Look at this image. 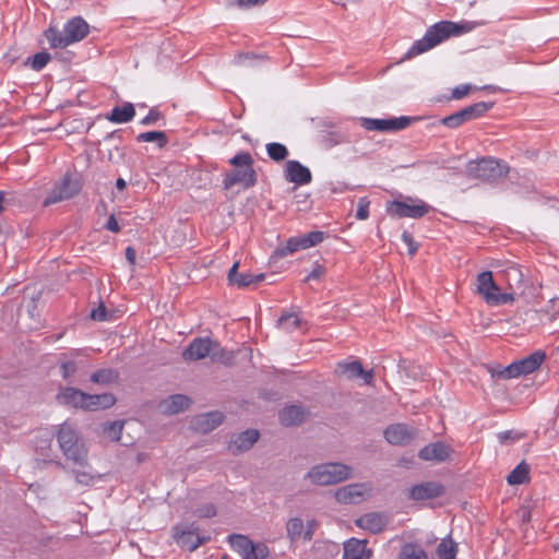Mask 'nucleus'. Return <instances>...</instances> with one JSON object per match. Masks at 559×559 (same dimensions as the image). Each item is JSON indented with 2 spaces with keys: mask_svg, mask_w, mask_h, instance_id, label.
<instances>
[{
  "mask_svg": "<svg viewBox=\"0 0 559 559\" xmlns=\"http://www.w3.org/2000/svg\"><path fill=\"white\" fill-rule=\"evenodd\" d=\"M492 377H497L499 379H512L521 376V371L516 365V362H512L507 367L500 368L499 370L492 369Z\"/></svg>",
  "mask_w": 559,
  "mask_h": 559,
  "instance_id": "obj_45",
  "label": "nucleus"
},
{
  "mask_svg": "<svg viewBox=\"0 0 559 559\" xmlns=\"http://www.w3.org/2000/svg\"><path fill=\"white\" fill-rule=\"evenodd\" d=\"M293 250L287 246V243L283 246H278L273 254L271 255V261H275L277 259H282L288 254H292Z\"/></svg>",
  "mask_w": 559,
  "mask_h": 559,
  "instance_id": "obj_60",
  "label": "nucleus"
},
{
  "mask_svg": "<svg viewBox=\"0 0 559 559\" xmlns=\"http://www.w3.org/2000/svg\"><path fill=\"white\" fill-rule=\"evenodd\" d=\"M277 323L280 328L286 331H293L299 326L300 320L294 313H285L278 319Z\"/></svg>",
  "mask_w": 559,
  "mask_h": 559,
  "instance_id": "obj_48",
  "label": "nucleus"
},
{
  "mask_svg": "<svg viewBox=\"0 0 559 559\" xmlns=\"http://www.w3.org/2000/svg\"><path fill=\"white\" fill-rule=\"evenodd\" d=\"M530 465L522 461L508 476L509 485H522L530 481Z\"/></svg>",
  "mask_w": 559,
  "mask_h": 559,
  "instance_id": "obj_34",
  "label": "nucleus"
},
{
  "mask_svg": "<svg viewBox=\"0 0 559 559\" xmlns=\"http://www.w3.org/2000/svg\"><path fill=\"white\" fill-rule=\"evenodd\" d=\"M57 399L63 405L84 411L86 408V392L80 389L67 386L57 395Z\"/></svg>",
  "mask_w": 559,
  "mask_h": 559,
  "instance_id": "obj_22",
  "label": "nucleus"
},
{
  "mask_svg": "<svg viewBox=\"0 0 559 559\" xmlns=\"http://www.w3.org/2000/svg\"><path fill=\"white\" fill-rule=\"evenodd\" d=\"M136 141L139 143L155 142L159 148H163L168 143V136L164 131H147L140 133Z\"/></svg>",
  "mask_w": 559,
  "mask_h": 559,
  "instance_id": "obj_37",
  "label": "nucleus"
},
{
  "mask_svg": "<svg viewBox=\"0 0 559 559\" xmlns=\"http://www.w3.org/2000/svg\"><path fill=\"white\" fill-rule=\"evenodd\" d=\"M546 358V354L543 350H536L527 357L515 361L522 374H528L537 370Z\"/></svg>",
  "mask_w": 559,
  "mask_h": 559,
  "instance_id": "obj_28",
  "label": "nucleus"
},
{
  "mask_svg": "<svg viewBox=\"0 0 559 559\" xmlns=\"http://www.w3.org/2000/svg\"><path fill=\"white\" fill-rule=\"evenodd\" d=\"M224 418V414L219 411L203 413L192 418L191 427L197 432L206 435L222 425Z\"/></svg>",
  "mask_w": 559,
  "mask_h": 559,
  "instance_id": "obj_14",
  "label": "nucleus"
},
{
  "mask_svg": "<svg viewBox=\"0 0 559 559\" xmlns=\"http://www.w3.org/2000/svg\"><path fill=\"white\" fill-rule=\"evenodd\" d=\"M370 556L366 539L350 538L344 543L343 559H369Z\"/></svg>",
  "mask_w": 559,
  "mask_h": 559,
  "instance_id": "obj_23",
  "label": "nucleus"
},
{
  "mask_svg": "<svg viewBox=\"0 0 559 559\" xmlns=\"http://www.w3.org/2000/svg\"><path fill=\"white\" fill-rule=\"evenodd\" d=\"M472 90H484V91H491V92L500 91V88L495 85H485L483 87H476L471 84H463V85H459L452 90L451 98L452 99H461V98L465 97L466 95H468Z\"/></svg>",
  "mask_w": 559,
  "mask_h": 559,
  "instance_id": "obj_43",
  "label": "nucleus"
},
{
  "mask_svg": "<svg viewBox=\"0 0 559 559\" xmlns=\"http://www.w3.org/2000/svg\"><path fill=\"white\" fill-rule=\"evenodd\" d=\"M215 341L210 337H197L182 352V358L187 361L201 360L212 356Z\"/></svg>",
  "mask_w": 559,
  "mask_h": 559,
  "instance_id": "obj_12",
  "label": "nucleus"
},
{
  "mask_svg": "<svg viewBox=\"0 0 559 559\" xmlns=\"http://www.w3.org/2000/svg\"><path fill=\"white\" fill-rule=\"evenodd\" d=\"M126 259L127 261L131 264V265H134L135 264V259H136V251L133 247H127L126 248Z\"/></svg>",
  "mask_w": 559,
  "mask_h": 559,
  "instance_id": "obj_64",
  "label": "nucleus"
},
{
  "mask_svg": "<svg viewBox=\"0 0 559 559\" xmlns=\"http://www.w3.org/2000/svg\"><path fill=\"white\" fill-rule=\"evenodd\" d=\"M436 551L439 559H455L457 554V544L448 536L437 546Z\"/></svg>",
  "mask_w": 559,
  "mask_h": 559,
  "instance_id": "obj_35",
  "label": "nucleus"
},
{
  "mask_svg": "<svg viewBox=\"0 0 559 559\" xmlns=\"http://www.w3.org/2000/svg\"><path fill=\"white\" fill-rule=\"evenodd\" d=\"M521 435L514 433L512 430H507L498 433V439L500 443L514 442L521 439Z\"/></svg>",
  "mask_w": 559,
  "mask_h": 559,
  "instance_id": "obj_58",
  "label": "nucleus"
},
{
  "mask_svg": "<svg viewBox=\"0 0 559 559\" xmlns=\"http://www.w3.org/2000/svg\"><path fill=\"white\" fill-rule=\"evenodd\" d=\"M299 238L302 249H307L320 243L324 239V233L319 230L310 231L305 236H300Z\"/></svg>",
  "mask_w": 559,
  "mask_h": 559,
  "instance_id": "obj_47",
  "label": "nucleus"
},
{
  "mask_svg": "<svg viewBox=\"0 0 559 559\" xmlns=\"http://www.w3.org/2000/svg\"><path fill=\"white\" fill-rule=\"evenodd\" d=\"M162 118H163L162 112L156 108H152L148 111V114L141 120V124H143V126L155 124Z\"/></svg>",
  "mask_w": 559,
  "mask_h": 559,
  "instance_id": "obj_56",
  "label": "nucleus"
},
{
  "mask_svg": "<svg viewBox=\"0 0 559 559\" xmlns=\"http://www.w3.org/2000/svg\"><path fill=\"white\" fill-rule=\"evenodd\" d=\"M105 228L112 231V233H119L120 231V226L115 217L114 214L109 215L108 219H107V223L105 225Z\"/></svg>",
  "mask_w": 559,
  "mask_h": 559,
  "instance_id": "obj_62",
  "label": "nucleus"
},
{
  "mask_svg": "<svg viewBox=\"0 0 559 559\" xmlns=\"http://www.w3.org/2000/svg\"><path fill=\"white\" fill-rule=\"evenodd\" d=\"M191 399L183 394H174L169 396L162 407L164 412L169 415L179 414L187 411L191 406Z\"/></svg>",
  "mask_w": 559,
  "mask_h": 559,
  "instance_id": "obj_26",
  "label": "nucleus"
},
{
  "mask_svg": "<svg viewBox=\"0 0 559 559\" xmlns=\"http://www.w3.org/2000/svg\"><path fill=\"white\" fill-rule=\"evenodd\" d=\"M260 432L257 429H247L239 433H234L228 442V450L238 455L249 451L253 444L259 440Z\"/></svg>",
  "mask_w": 559,
  "mask_h": 559,
  "instance_id": "obj_13",
  "label": "nucleus"
},
{
  "mask_svg": "<svg viewBox=\"0 0 559 559\" xmlns=\"http://www.w3.org/2000/svg\"><path fill=\"white\" fill-rule=\"evenodd\" d=\"M193 515L200 519H210L216 515V508L213 503H205L195 509Z\"/></svg>",
  "mask_w": 559,
  "mask_h": 559,
  "instance_id": "obj_51",
  "label": "nucleus"
},
{
  "mask_svg": "<svg viewBox=\"0 0 559 559\" xmlns=\"http://www.w3.org/2000/svg\"><path fill=\"white\" fill-rule=\"evenodd\" d=\"M120 379V373L117 369L114 368H103L98 369L91 374L90 380L93 383L108 385L112 383H118Z\"/></svg>",
  "mask_w": 559,
  "mask_h": 559,
  "instance_id": "obj_30",
  "label": "nucleus"
},
{
  "mask_svg": "<svg viewBox=\"0 0 559 559\" xmlns=\"http://www.w3.org/2000/svg\"><path fill=\"white\" fill-rule=\"evenodd\" d=\"M266 153L267 156L276 163L285 160L289 155L287 147L284 144L277 142L267 143Z\"/></svg>",
  "mask_w": 559,
  "mask_h": 559,
  "instance_id": "obj_41",
  "label": "nucleus"
},
{
  "mask_svg": "<svg viewBox=\"0 0 559 559\" xmlns=\"http://www.w3.org/2000/svg\"><path fill=\"white\" fill-rule=\"evenodd\" d=\"M445 491V487L437 481H424L414 485L409 489L408 498L420 501L441 497Z\"/></svg>",
  "mask_w": 559,
  "mask_h": 559,
  "instance_id": "obj_15",
  "label": "nucleus"
},
{
  "mask_svg": "<svg viewBox=\"0 0 559 559\" xmlns=\"http://www.w3.org/2000/svg\"><path fill=\"white\" fill-rule=\"evenodd\" d=\"M451 452V447L442 441H436L427 444L418 452V457L423 461L444 462Z\"/></svg>",
  "mask_w": 559,
  "mask_h": 559,
  "instance_id": "obj_19",
  "label": "nucleus"
},
{
  "mask_svg": "<svg viewBox=\"0 0 559 559\" xmlns=\"http://www.w3.org/2000/svg\"><path fill=\"white\" fill-rule=\"evenodd\" d=\"M324 274H325V267L319 263H316L314 267L308 274V276L304 280V282H309L311 280H320Z\"/></svg>",
  "mask_w": 559,
  "mask_h": 559,
  "instance_id": "obj_59",
  "label": "nucleus"
},
{
  "mask_svg": "<svg viewBox=\"0 0 559 559\" xmlns=\"http://www.w3.org/2000/svg\"><path fill=\"white\" fill-rule=\"evenodd\" d=\"M509 166L493 158H481L478 162H469L466 174L469 178L493 182L504 178L509 174Z\"/></svg>",
  "mask_w": 559,
  "mask_h": 559,
  "instance_id": "obj_6",
  "label": "nucleus"
},
{
  "mask_svg": "<svg viewBox=\"0 0 559 559\" xmlns=\"http://www.w3.org/2000/svg\"><path fill=\"white\" fill-rule=\"evenodd\" d=\"M499 290L498 285L493 281L491 271H484L477 275V293L488 304V298Z\"/></svg>",
  "mask_w": 559,
  "mask_h": 559,
  "instance_id": "obj_25",
  "label": "nucleus"
},
{
  "mask_svg": "<svg viewBox=\"0 0 559 559\" xmlns=\"http://www.w3.org/2000/svg\"><path fill=\"white\" fill-rule=\"evenodd\" d=\"M81 189V180L73 178L71 174H66L61 181L51 189L43 204L44 206H48L63 200H69L76 195Z\"/></svg>",
  "mask_w": 559,
  "mask_h": 559,
  "instance_id": "obj_8",
  "label": "nucleus"
},
{
  "mask_svg": "<svg viewBox=\"0 0 559 559\" xmlns=\"http://www.w3.org/2000/svg\"><path fill=\"white\" fill-rule=\"evenodd\" d=\"M400 559H428L427 552L416 544H405L399 555Z\"/></svg>",
  "mask_w": 559,
  "mask_h": 559,
  "instance_id": "obj_39",
  "label": "nucleus"
},
{
  "mask_svg": "<svg viewBox=\"0 0 559 559\" xmlns=\"http://www.w3.org/2000/svg\"><path fill=\"white\" fill-rule=\"evenodd\" d=\"M352 471V466L344 463H322L311 467L305 478L318 486H330L350 478Z\"/></svg>",
  "mask_w": 559,
  "mask_h": 559,
  "instance_id": "obj_5",
  "label": "nucleus"
},
{
  "mask_svg": "<svg viewBox=\"0 0 559 559\" xmlns=\"http://www.w3.org/2000/svg\"><path fill=\"white\" fill-rule=\"evenodd\" d=\"M321 141L326 148H331L337 144L349 142V136L342 131H329L322 135Z\"/></svg>",
  "mask_w": 559,
  "mask_h": 559,
  "instance_id": "obj_42",
  "label": "nucleus"
},
{
  "mask_svg": "<svg viewBox=\"0 0 559 559\" xmlns=\"http://www.w3.org/2000/svg\"><path fill=\"white\" fill-rule=\"evenodd\" d=\"M135 116V108L132 103H124L123 106H115L106 119L115 123H126L131 121Z\"/></svg>",
  "mask_w": 559,
  "mask_h": 559,
  "instance_id": "obj_27",
  "label": "nucleus"
},
{
  "mask_svg": "<svg viewBox=\"0 0 559 559\" xmlns=\"http://www.w3.org/2000/svg\"><path fill=\"white\" fill-rule=\"evenodd\" d=\"M286 243L293 250V253L302 249L299 237H292L286 241Z\"/></svg>",
  "mask_w": 559,
  "mask_h": 559,
  "instance_id": "obj_63",
  "label": "nucleus"
},
{
  "mask_svg": "<svg viewBox=\"0 0 559 559\" xmlns=\"http://www.w3.org/2000/svg\"><path fill=\"white\" fill-rule=\"evenodd\" d=\"M88 466V464L86 465V467ZM72 473L74 474L75 476V481L79 484V485H82V486H93L94 485V481L96 479V476L93 475L92 473L87 472L85 469V466L84 467H81L79 466V468H73L72 469Z\"/></svg>",
  "mask_w": 559,
  "mask_h": 559,
  "instance_id": "obj_46",
  "label": "nucleus"
},
{
  "mask_svg": "<svg viewBox=\"0 0 559 559\" xmlns=\"http://www.w3.org/2000/svg\"><path fill=\"white\" fill-rule=\"evenodd\" d=\"M262 3H264V0H234V1L229 2V5L236 4L239 8L248 9L252 5L262 4Z\"/></svg>",
  "mask_w": 559,
  "mask_h": 559,
  "instance_id": "obj_61",
  "label": "nucleus"
},
{
  "mask_svg": "<svg viewBox=\"0 0 559 559\" xmlns=\"http://www.w3.org/2000/svg\"><path fill=\"white\" fill-rule=\"evenodd\" d=\"M86 408L85 411L95 412L99 409H107L114 406L117 402V399L111 393H102V394H88L86 393Z\"/></svg>",
  "mask_w": 559,
  "mask_h": 559,
  "instance_id": "obj_24",
  "label": "nucleus"
},
{
  "mask_svg": "<svg viewBox=\"0 0 559 559\" xmlns=\"http://www.w3.org/2000/svg\"><path fill=\"white\" fill-rule=\"evenodd\" d=\"M228 542L233 549L241 555L242 559H248L253 543L249 537L241 534H231L228 536Z\"/></svg>",
  "mask_w": 559,
  "mask_h": 559,
  "instance_id": "obj_31",
  "label": "nucleus"
},
{
  "mask_svg": "<svg viewBox=\"0 0 559 559\" xmlns=\"http://www.w3.org/2000/svg\"><path fill=\"white\" fill-rule=\"evenodd\" d=\"M57 440L67 460L81 467L87 465V448L73 425L69 423L60 425L57 431Z\"/></svg>",
  "mask_w": 559,
  "mask_h": 559,
  "instance_id": "obj_4",
  "label": "nucleus"
},
{
  "mask_svg": "<svg viewBox=\"0 0 559 559\" xmlns=\"http://www.w3.org/2000/svg\"><path fill=\"white\" fill-rule=\"evenodd\" d=\"M355 523L362 530H367L372 534H379L385 530L389 519L384 513L370 512L361 515Z\"/></svg>",
  "mask_w": 559,
  "mask_h": 559,
  "instance_id": "obj_17",
  "label": "nucleus"
},
{
  "mask_svg": "<svg viewBox=\"0 0 559 559\" xmlns=\"http://www.w3.org/2000/svg\"><path fill=\"white\" fill-rule=\"evenodd\" d=\"M319 526V522L316 519L308 520L304 524V542H310L313 538L314 532Z\"/></svg>",
  "mask_w": 559,
  "mask_h": 559,
  "instance_id": "obj_54",
  "label": "nucleus"
},
{
  "mask_svg": "<svg viewBox=\"0 0 559 559\" xmlns=\"http://www.w3.org/2000/svg\"><path fill=\"white\" fill-rule=\"evenodd\" d=\"M78 370L76 362L74 360H64L60 365V371L63 379H69Z\"/></svg>",
  "mask_w": 559,
  "mask_h": 559,
  "instance_id": "obj_52",
  "label": "nucleus"
},
{
  "mask_svg": "<svg viewBox=\"0 0 559 559\" xmlns=\"http://www.w3.org/2000/svg\"><path fill=\"white\" fill-rule=\"evenodd\" d=\"M286 535L289 543L296 544L300 539L304 540V521L301 518L294 516L286 522Z\"/></svg>",
  "mask_w": 559,
  "mask_h": 559,
  "instance_id": "obj_32",
  "label": "nucleus"
},
{
  "mask_svg": "<svg viewBox=\"0 0 559 559\" xmlns=\"http://www.w3.org/2000/svg\"><path fill=\"white\" fill-rule=\"evenodd\" d=\"M514 300V297L512 294L509 293H500V289L493 295L488 298V305L490 306H500V305H507Z\"/></svg>",
  "mask_w": 559,
  "mask_h": 559,
  "instance_id": "obj_50",
  "label": "nucleus"
},
{
  "mask_svg": "<svg viewBox=\"0 0 559 559\" xmlns=\"http://www.w3.org/2000/svg\"><path fill=\"white\" fill-rule=\"evenodd\" d=\"M285 178L288 182L302 186L312 180L311 171L298 160H288L285 167Z\"/></svg>",
  "mask_w": 559,
  "mask_h": 559,
  "instance_id": "obj_18",
  "label": "nucleus"
},
{
  "mask_svg": "<svg viewBox=\"0 0 559 559\" xmlns=\"http://www.w3.org/2000/svg\"><path fill=\"white\" fill-rule=\"evenodd\" d=\"M419 117H393L389 119L361 118V126L369 131L390 132L407 128L413 121L419 120Z\"/></svg>",
  "mask_w": 559,
  "mask_h": 559,
  "instance_id": "obj_9",
  "label": "nucleus"
},
{
  "mask_svg": "<svg viewBox=\"0 0 559 559\" xmlns=\"http://www.w3.org/2000/svg\"><path fill=\"white\" fill-rule=\"evenodd\" d=\"M308 414L309 412L305 407L299 405H290L284 407L278 413V418L283 426L292 427L301 425L306 420Z\"/></svg>",
  "mask_w": 559,
  "mask_h": 559,
  "instance_id": "obj_21",
  "label": "nucleus"
},
{
  "mask_svg": "<svg viewBox=\"0 0 559 559\" xmlns=\"http://www.w3.org/2000/svg\"><path fill=\"white\" fill-rule=\"evenodd\" d=\"M270 555L269 547L263 543H252L248 559H265Z\"/></svg>",
  "mask_w": 559,
  "mask_h": 559,
  "instance_id": "obj_49",
  "label": "nucleus"
},
{
  "mask_svg": "<svg viewBox=\"0 0 559 559\" xmlns=\"http://www.w3.org/2000/svg\"><path fill=\"white\" fill-rule=\"evenodd\" d=\"M199 532V526L197 523L192 522L190 524L178 523L171 528L173 538L176 544L189 551H191V545L194 542V535Z\"/></svg>",
  "mask_w": 559,
  "mask_h": 559,
  "instance_id": "obj_16",
  "label": "nucleus"
},
{
  "mask_svg": "<svg viewBox=\"0 0 559 559\" xmlns=\"http://www.w3.org/2000/svg\"><path fill=\"white\" fill-rule=\"evenodd\" d=\"M495 106L493 102H479L473 105L466 106L456 112L443 117L440 123L450 128L456 129L463 123L483 117Z\"/></svg>",
  "mask_w": 559,
  "mask_h": 559,
  "instance_id": "obj_7",
  "label": "nucleus"
},
{
  "mask_svg": "<svg viewBox=\"0 0 559 559\" xmlns=\"http://www.w3.org/2000/svg\"><path fill=\"white\" fill-rule=\"evenodd\" d=\"M369 205L370 201L367 198H360L358 201V209L356 212V217L358 219H367L369 216Z\"/></svg>",
  "mask_w": 559,
  "mask_h": 559,
  "instance_id": "obj_55",
  "label": "nucleus"
},
{
  "mask_svg": "<svg viewBox=\"0 0 559 559\" xmlns=\"http://www.w3.org/2000/svg\"><path fill=\"white\" fill-rule=\"evenodd\" d=\"M478 25H481V23L469 21H440L427 28L424 37L413 44V46L405 53L404 59H411L417 55L424 53L449 39L450 37L468 33Z\"/></svg>",
  "mask_w": 559,
  "mask_h": 559,
  "instance_id": "obj_1",
  "label": "nucleus"
},
{
  "mask_svg": "<svg viewBox=\"0 0 559 559\" xmlns=\"http://www.w3.org/2000/svg\"><path fill=\"white\" fill-rule=\"evenodd\" d=\"M383 436L390 444L404 447L417 437V430L406 424L399 423L389 425L384 429Z\"/></svg>",
  "mask_w": 559,
  "mask_h": 559,
  "instance_id": "obj_11",
  "label": "nucleus"
},
{
  "mask_svg": "<svg viewBox=\"0 0 559 559\" xmlns=\"http://www.w3.org/2000/svg\"><path fill=\"white\" fill-rule=\"evenodd\" d=\"M336 372L340 374H346L349 380L359 378V373L362 372V365L359 360L350 362L341 361L336 366Z\"/></svg>",
  "mask_w": 559,
  "mask_h": 559,
  "instance_id": "obj_36",
  "label": "nucleus"
},
{
  "mask_svg": "<svg viewBox=\"0 0 559 559\" xmlns=\"http://www.w3.org/2000/svg\"><path fill=\"white\" fill-rule=\"evenodd\" d=\"M402 239L408 247L409 255H414L418 250V243L414 240L413 236L407 230H404L402 234Z\"/></svg>",
  "mask_w": 559,
  "mask_h": 559,
  "instance_id": "obj_57",
  "label": "nucleus"
},
{
  "mask_svg": "<svg viewBox=\"0 0 559 559\" xmlns=\"http://www.w3.org/2000/svg\"><path fill=\"white\" fill-rule=\"evenodd\" d=\"M90 317L92 320L98 322L108 321L110 319L108 311L103 302H100L97 308L92 310Z\"/></svg>",
  "mask_w": 559,
  "mask_h": 559,
  "instance_id": "obj_53",
  "label": "nucleus"
},
{
  "mask_svg": "<svg viewBox=\"0 0 559 559\" xmlns=\"http://www.w3.org/2000/svg\"><path fill=\"white\" fill-rule=\"evenodd\" d=\"M228 163L234 169L226 173L224 177V190H229L235 185H241L243 189H250L257 185L258 175L253 168L254 160L249 152L237 153Z\"/></svg>",
  "mask_w": 559,
  "mask_h": 559,
  "instance_id": "obj_3",
  "label": "nucleus"
},
{
  "mask_svg": "<svg viewBox=\"0 0 559 559\" xmlns=\"http://www.w3.org/2000/svg\"><path fill=\"white\" fill-rule=\"evenodd\" d=\"M239 262L236 261L229 269L227 280L230 285H236L239 288L248 287L252 284V274L239 273Z\"/></svg>",
  "mask_w": 559,
  "mask_h": 559,
  "instance_id": "obj_33",
  "label": "nucleus"
},
{
  "mask_svg": "<svg viewBox=\"0 0 559 559\" xmlns=\"http://www.w3.org/2000/svg\"><path fill=\"white\" fill-rule=\"evenodd\" d=\"M211 359L214 362H222L225 366H231L235 359V352H228L223 348L219 343L215 342Z\"/></svg>",
  "mask_w": 559,
  "mask_h": 559,
  "instance_id": "obj_38",
  "label": "nucleus"
},
{
  "mask_svg": "<svg viewBox=\"0 0 559 559\" xmlns=\"http://www.w3.org/2000/svg\"><path fill=\"white\" fill-rule=\"evenodd\" d=\"M52 439L53 435L51 432L41 431L36 436L34 441V449L36 453L43 457L44 462H53L52 460H47L50 456Z\"/></svg>",
  "mask_w": 559,
  "mask_h": 559,
  "instance_id": "obj_29",
  "label": "nucleus"
},
{
  "mask_svg": "<svg viewBox=\"0 0 559 559\" xmlns=\"http://www.w3.org/2000/svg\"><path fill=\"white\" fill-rule=\"evenodd\" d=\"M417 204H408L405 201L392 200L386 203V213L392 217L420 218L425 216L430 206L421 200Z\"/></svg>",
  "mask_w": 559,
  "mask_h": 559,
  "instance_id": "obj_10",
  "label": "nucleus"
},
{
  "mask_svg": "<svg viewBox=\"0 0 559 559\" xmlns=\"http://www.w3.org/2000/svg\"><path fill=\"white\" fill-rule=\"evenodd\" d=\"M90 33V25L82 16L70 19L59 31L57 26L49 25L44 36L52 49H63L74 43L83 40Z\"/></svg>",
  "mask_w": 559,
  "mask_h": 559,
  "instance_id": "obj_2",
  "label": "nucleus"
},
{
  "mask_svg": "<svg viewBox=\"0 0 559 559\" xmlns=\"http://www.w3.org/2000/svg\"><path fill=\"white\" fill-rule=\"evenodd\" d=\"M51 55L45 50L35 53L32 57H28L24 61V66L31 67L34 71L43 70L47 63L50 61Z\"/></svg>",
  "mask_w": 559,
  "mask_h": 559,
  "instance_id": "obj_40",
  "label": "nucleus"
},
{
  "mask_svg": "<svg viewBox=\"0 0 559 559\" xmlns=\"http://www.w3.org/2000/svg\"><path fill=\"white\" fill-rule=\"evenodd\" d=\"M124 426L123 420H115L111 423H108L104 426V433L111 440V441H119L121 438V432Z\"/></svg>",
  "mask_w": 559,
  "mask_h": 559,
  "instance_id": "obj_44",
  "label": "nucleus"
},
{
  "mask_svg": "<svg viewBox=\"0 0 559 559\" xmlns=\"http://www.w3.org/2000/svg\"><path fill=\"white\" fill-rule=\"evenodd\" d=\"M365 484H349L338 488L334 496L337 502L343 504L359 503L364 498Z\"/></svg>",
  "mask_w": 559,
  "mask_h": 559,
  "instance_id": "obj_20",
  "label": "nucleus"
}]
</instances>
